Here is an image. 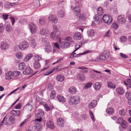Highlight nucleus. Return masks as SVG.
<instances>
[{
	"instance_id": "49530a36",
	"label": "nucleus",
	"mask_w": 131,
	"mask_h": 131,
	"mask_svg": "<svg viewBox=\"0 0 131 131\" xmlns=\"http://www.w3.org/2000/svg\"><path fill=\"white\" fill-rule=\"evenodd\" d=\"M13 72V77H16L19 75L20 73L18 71H14Z\"/></svg>"
},
{
	"instance_id": "338daca9",
	"label": "nucleus",
	"mask_w": 131,
	"mask_h": 131,
	"mask_svg": "<svg viewBox=\"0 0 131 131\" xmlns=\"http://www.w3.org/2000/svg\"><path fill=\"white\" fill-rule=\"evenodd\" d=\"M111 34V32H110V30H108L106 32L105 36L109 37L110 36Z\"/></svg>"
},
{
	"instance_id": "79ce46f5",
	"label": "nucleus",
	"mask_w": 131,
	"mask_h": 131,
	"mask_svg": "<svg viewBox=\"0 0 131 131\" xmlns=\"http://www.w3.org/2000/svg\"><path fill=\"white\" fill-rule=\"evenodd\" d=\"M111 27L112 28L116 30L117 29L118 27V26L117 24L115 23H113Z\"/></svg>"
},
{
	"instance_id": "72a5a7b5",
	"label": "nucleus",
	"mask_w": 131,
	"mask_h": 131,
	"mask_svg": "<svg viewBox=\"0 0 131 131\" xmlns=\"http://www.w3.org/2000/svg\"><path fill=\"white\" fill-rule=\"evenodd\" d=\"M97 12L98 15L100 16H101L103 14V10L102 8L100 7H99L97 10Z\"/></svg>"
},
{
	"instance_id": "5fc2aeb1",
	"label": "nucleus",
	"mask_w": 131,
	"mask_h": 131,
	"mask_svg": "<svg viewBox=\"0 0 131 131\" xmlns=\"http://www.w3.org/2000/svg\"><path fill=\"white\" fill-rule=\"evenodd\" d=\"M53 28L54 30V31L57 32L58 31V29L57 26L56 25H53Z\"/></svg>"
},
{
	"instance_id": "aec40b11",
	"label": "nucleus",
	"mask_w": 131,
	"mask_h": 131,
	"mask_svg": "<svg viewBox=\"0 0 131 131\" xmlns=\"http://www.w3.org/2000/svg\"><path fill=\"white\" fill-rule=\"evenodd\" d=\"M57 124L61 127H62L64 126V120L61 118H59L57 119Z\"/></svg>"
},
{
	"instance_id": "b1692460",
	"label": "nucleus",
	"mask_w": 131,
	"mask_h": 131,
	"mask_svg": "<svg viewBox=\"0 0 131 131\" xmlns=\"http://www.w3.org/2000/svg\"><path fill=\"white\" fill-rule=\"evenodd\" d=\"M6 79L9 80L13 77V72L11 71H9L6 73Z\"/></svg>"
},
{
	"instance_id": "bf43d9fd",
	"label": "nucleus",
	"mask_w": 131,
	"mask_h": 131,
	"mask_svg": "<svg viewBox=\"0 0 131 131\" xmlns=\"http://www.w3.org/2000/svg\"><path fill=\"white\" fill-rule=\"evenodd\" d=\"M127 83L125 82H124L125 84L127 85H128L129 84L131 83V79H127L126 80Z\"/></svg>"
},
{
	"instance_id": "9d476101",
	"label": "nucleus",
	"mask_w": 131,
	"mask_h": 131,
	"mask_svg": "<svg viewBox=\"0 0 131 131\" xmlns=\"http://www.w3.org/2000/svg\"><path fill=\"white\" fill-rule=\"evenodd\" d=\"M46 125L47 127L50 129H54L55 128V126L54 123L51 121L48 120L47 122Z\"/></svg>"
},
{
	"instance_id": "2eb2a0df",
	"label": "nucleus",
	"mask_w": 131,
	"mask_h": 131,
	"mask_svg": "<svg viewBox=\"0 0 131 131\" xmlns=\"http://www.w3.org/2000/svg\"><path fill=\"white\" fill-rule=\"evenodd\" d=\"M50 37L52 39L56 40L59 38V37L57 34V32L55 31H53L50 35ZM60 38H59V39Z\"/></svg>"
},
{
	"instance_id": "6ab92c4d",
	"label": "nucleus",
	"mask_w": 131,
	"mask_h": 131,
	"mask_svg": "<svg viewBox=\"0 0 131 131\" xmlns=\"http://www.w3.org/2000/svg\"><path fill=\"white\" fill-rule=\"evenodd\" d=\"M33 65L34 68L35 69H39L41 67V65L38 60H36L34 61Z\"/></svg>"
},
{
	"instance_id": "423d86ee",
	"label": "nucleus",
	"mask_w": 131,
	"mask_h": 131,
	"mask_svg": "<svg viewBox=\"0 0 131 131\" xmlns=\"http://www.w3.org/2000/svg\"><path fill=\"white\" fill-rule=\"evenodd\" d=\"M73 10V13L75 16H78L79 17L81 15L80 9L79 6H76L74 8Z\"/></svg>"
},
{
	"instance_id": "864d4df0",
	"label": "nucleus",
	"mask_w": 131,
	"mask_h": 131,
	"mask_svg": "<svg viewBox=\"0 0 131 131\" xmlns=\"http://www.w3.org/2000/svg\"><path fill=\"white\" fill-rule=\"evenodd\" d=\"M120 56L122 58L124 59L127 58L128 57L122 53H119Z\"/></svg>"
},
{
	"instance_id": "1a4fd4ad",
	"label": "nucleus",
	"mask_w": 131,
	"mask_h": 131,
	"mask_svg": "<svg viewBox=\"0 0 131 131\" xmlns=\"http://www.w3.org/2000/svg\"><path fill=\"white\" fill-rule=\"evenodd\" d=\"M63 68L61 69V67L60 66H58L57 67L55 68L54 69H53L52 70L50 69V70H49L47 71L46 72H45L44 73V75H49L51 73L53 72V70H55L56 69L57 70H60L61 69H63Z\"/></svg>"
},
{
	"instance_id": "9b49d317",
	"label": "nucleus",
	"mask_w": 131,
	"mask_h": 131,
	"mask_svg": "<svg viewBox=\"0 0 131 131\" xmlns=\"http://www.w3.org/2000/svg\"><path fill=\"white\" fill-rule=\"evenodd\" d=\"M29 28L32 34H34L36 31V25L33 23H30L29 24Z\"/></svg>"
},
{
	"instance_id": "69168bd1",
	"label": "nucleus",
	"mask_w": 131,
	"mask_h": 131,
	"mask_svg": "<svg viewBox=\"0 0 131 131\" xmlns=\"http://www.w3.org/2000/svg\"><path fill=\"white\" fill-rule=\"evenodd\" d=\"M94 31L92 30H91L89 32V35L92 36L94 35Z\"/></svg>"
},
{
	"instance_id": "20e7f679",
	"label": "nucleus",
	"mask_w": 131,
	"mask_h": 131,
	"mask_svg": "<svg viewBox=\"0 0 131 131\" xmlns=\"http://www.w3.org/2000/svg\"><path fill=\"white\" fill-rule=\"evenodd\" d=\"M29 45V43L27 41H23L19 45V48L21 50H24L26 49Z\"/></svg>"
},
{
	"instance_id": "bb28decb",
	"label": "nucleus",
	"mask_w": 131,
	"mask_h": 131,
	"mask_svg": "<svg viewBox=\"0 0 131 131\" xmlns=\"http://www.w3.org/2000/svg\"><path fill=\"white\" fill-rule=\"evenodd\" d=\"M68 91L70 93L72 94H75L77 91L76 88L74 86L70 87Z\"/></svg>"
},
{
	"instance_id": "4c0bfd02",
	"label": "nucleus",
	"mask_w": 131,
	"mask_h": 131,
	"mask_svg": "<svg viewBox=\"0 0 131 131\" xmlns=\"http://www.w3.org/2000/svg\"><path fill=\"white\" fill-rule=\"evenodd\" d=\"M56 93L55 91L53 90L52 91L50 94V98L51 99H53L55 96Z\"/></svg>"
},
{
	"instance_id": "412c9836",
	"label": "nucleus",
	"mask_w": 131,
	"mask_h": 131,
	"mask_svg": "<svg viewBox=\"0 0 131 131\" xmlns=\"http://www.w3.org/2000/svg\"><path fill=\"white\" fill-rule=\"evenodd\" d=\"M32 106L29 103L26 104L24 108V110L26 111H31Z\"/></svg>"
},
{
	"instance_id": "0eeeda50",
	"label": "nucleus",
	"mask_w": 131,
	"mask_h": 131,
	"mask_svg": "<svg viewBox=\"0 0 131 131\" xmlns=\"http://www.w3.org/2000/svg\"><path fill=\"white\" fill-rule=\"evenodd\" d=\"M48 19L50 21L55 24L57 23L58 21L57 18L56 16L53 15H49Z\"/></svg>"
},
{
	"instance_id": "58836bf2",
	"label": "nucleus",
	"mask_w": 131,
	"mask_h": 131,
	"mask_svg": "<svg viewBox=\"0 0 131 131\" xmlns=\"http://www.w3.org/2000/svg\"><path fill=\"white\" fill-rule=\"evenodd\" d=\"M100 17V16L98 14H96L94 16V19L95 21H98L100 19L101 20V19L102 18Z\"/></svg>"
},
{
	"instance_id": "c03bdc74",
	"label": "nucleus",
	"mask_w": 131,
	"mask_h": 131,
	"mask_svg": "<svg viewBox=\"0 0 131 131\" xmlns=\"http://www.w3.org/2000/svg\"><path fill=\"white\" fill-rule=\"evenodd\" d=\"M39 23L41 25L44 24L46 23V21L43 18H40L39 19Z\"/></svg>"
},
{
	"instance_id": "6e6552de",
	"label": "nucleus",
	"mask_w": 131,
	"mask_h": 131,
	"mask_svg": "<svg viewBox=\"0 0 131 131\" xmlns=\"http://www.w3.org/2000/svg\"><path fill=\"white\" fill-rule=\"evenodd\" d=\"M9 46V43L5 41H2L1 44V48L3 50H6Z\"/></svg>"
},
{
	"instance_id": "473e14b6",
	"label": "nucleus",
	"mask_w": 131,
	"mask_h": 131,
	"mask_svg": "<svg viewBox=\"0 0 131 131\" xmlns=\"http://www.w3.org/2000/svg\"><path fill=\"white\" fill-rule=\"evenodd\" d=\"M32 54H30L27 55L24 58V61L25 62H27L30 60L32 57Z\"/></svg>"
},
{
	"instance_id": "7c9ffc66",
	"label": "nucleus",
	"mask_w": 131,
	"mask_h": 131,
	"mask_svg": "<svg viewBox=\"0 0 131 131\" xmlns=\"http://www.w3.org/2000/svg\"><path fill=\"white\" fill-rule=\"evenodd\" d=\"M65 78L63 75L61 74L58 75L56 77V79L58 81H63L64 79Z\"/></svg>"
},
{
	"instance_id": "c9c22d12",
	"label": "nucleus",
	"mask_w": 131,
	"mask_h": 131,
	"mask_svg": "<svg viewBox=\"0 0 131 131\" xmlns=\"http://www.w3.org/2000/svg\"><path fill=\"white\" fill-rule=\"evenodd\" d=\"M19 69L22 70L26 68L25 64L23 62L20 63L19 65Z\"/></svg>"
},
{
	"instance_id": "6e6d98bb",
	"label": "nucleus",
	"mask_w": 131,
	"mask_h": 131,
	"mask_svg": "<svg viewBox=\"0 0 131 131\" xmlns=\"http://www.w3.org/2000/svg\"><path fill=\"white\" fill-rule=\"evenodd\" d=\"M16 57L19 59H21L22 57V55L20 52H18L16 54Z\"/></svg>"
},
{
	"instance_id": "e2e57ef3",
	"label": "nucleus",
	"mask_w": 131,
	"mask_h": 131,
	"mask_svg": "<svg viewBox=\"0 0 131 131\" xmlns=\"http://www.w3.org/2000/svg\"><path fill=\"white\" fill-rule=\"evenodd\" d=\"M35 57L36 59H37V60H38L39 61L41 60L42 59V58L37 54H35Z\"/></svg>"
},
{
	"instance_id": "680f3d73",
	"label": "nucleus",
	"mask_w": 131,
	"mask_h": 131,
	"mask_svg": "<svg viewBox=\"0 0 131 131\" xmlns=\"http://www.w3.org/2000/svg\"><path fill=\"white\" fill-rule=\"evenodd\" d=\"M126 39V37L124 36H122L120 38L121 41L123 42H125V41Z\"/></svg>"
},
{
	"instance_id": "f3484780",
	"label": "nucleus",
	"mask_w": 131,
	"mask_h": 131,
	"mask_svg": "<svg viewBox=\"0 0 131 131\" xmlns=\"http://www.w3.org/2000/svg\"><path fill=\"white\" fill-rule=\"evenodd\" d=\"M48 45L46 46L45 48V51L48 52H51L52 51V47L49 44V43L47 42Z\"/></svg>"
},
{
	"instance_id": "cd10ccee",
	"label": "nucleus",
	"mask_w": 131,
	"mask_h": 131,
	"mask_svg": "<svg viewBox=\"0 0 131 131\" xmlns=\"http://www.w3.org/2000/svg\"><path fill=\"white\" fill-rule=\"evenodd\" d=\"M106 112L108 114L112 115L114 113V110L112 108L109 107L106 109Z\"/></svg>"
},
{
	"instance_id": "de8ad7c7",
	"label": "nucleus",
	"mask_w": 131,
	"mask_h": 131,
	"mask_svg": "<svg viewBox=\"0 0 131 131\" xmlns=\"http://www.w3.org/2000/svg\"><path fill=\"white\" fill-rule=\"evenodd\" d=\"M89 112L90 113V116L91 118L93 121H94L95 120V119L94 118L93 112L91 110H89Z\"/></svg>"
},
{
	"instance_id": "a19ab883",
	"label": "nucleus",
	"mask_w": 131,
	"mask_h": 131,
	"mask_svg": "<svg viewBox=\"0 0 131 131\" xmlns=\"http://www.w3.org/2000/svg\"><path fill=\"white\" fill-rule=\"evenodd\" d=\"M90 52L91 51H90L88 50L86 51H85L82 53L77 54L76 55V56H74V57H78L79 56V55H83L87 53H90Z\"/></svg>"
},
{
	"instance_id": "e433bc0d",
	"label": "nucleus",
	"mask_w": 131,
	"mask_h": 131,
	"mask_svg": "<svg viewBox=\"0 0 131 131\" xmlns=\"http://www.w3.org/2000/svg\"><path fill=\"white\" fill-rule=\"evenodd\" d=\"M108 86L110 88L114 89L115 88V84L112 82H109L107 83Z\"/></svg>"
},
{
	"instance_id": "4468645a",
	"label": "nucleus",
	"mask_w": 131,
	"mask_h": 131,
	"mask_svg": "<svg viewBox=\"0 0 131 131\" xmlns=\"http://www.w3.org/2000/svg\"><path fill=\"white\" fill-rule=\"evenodd\" d=\"M97 103L96 100H94L92 101L89 104L88 107L90 109H92L94 108L97 105Z\"/></svg>"
},
{
	"instance_id": "4be33fe9",
	"label": "nucleus",
	"mask_w": 131,
	"mask_h": 131,
	"mask_svg": "<svg viewBox=\"0 0 131 131\" xmlns=\"http://www.w3.org/2000/svg\"><path fill=\"white\" fill-rule=\"evenodd\" d=\"M40 33L42 35L47 36L49 34V31L46 29L44 28L41 30Z\"/></svg>"
},
{
	"instance_id": "c85d7f7f",
	"label": "nucleus",
	"mask_w": 131,
	"mask_h": 131,
	"mask_svg": "<svg viewBox=\"0 0 131 131\" xmlns=\"http://www.w3.org/2000/svg\"><path fill=\"white\" fill-rule=\"evenodd\" d=\"M93 86L95 90H99L101 87V83L99 82L96 83L95 84H94Z\"/></svg>"
},
{
	"instance_id": "5701e85b",
	"label": "nucleus",
	"mask_w": 131,
	"mask_h": 131,
	"mask_svg": "<svg viewBox=\"0 0 131 131\" xmlns=\"http://www.w3.org/2000/svg\"><path fill=\"white\" fill-rule=\"evenodd\" d=\"M29 40L31 44V47L33 48H35L36 46V44L35 39L32 38H29Z\"/></svg>"
},
{
	"instance_id": "f03ea898",
	"label": "nucleus",
	"mask_w": 131,
	"mask_h": 131,
	"mask_svg": "<svg viewBox=\"0 0 131 131\" xmlns=\"http://www.w3.org/2000/svg\"><path fill=\"white\" fill-rule=\"evenodd\" d=\"M109 52L108 51L105 50L97 57V59L99 61L105 60L109 57Z\"/></svg>"
},
{
	"instance_id": "dca6fc26",
	"label": "nucleus",
	"mask_w": 131,
	"mask_h": 131,
	"mask_svg": "<svg viewBox=\"0 0 131 131\" xmlns=\"http://www.w3.org/2000/svg\"><path fill=\"white\" fill-rule=\"evenodd\" d=\"M73 37L74 39L80 40L81 38V33L79 32H77L74 34Z\"/></svg>"
},
{
	"instance_id": "3c124183",
	"label": "nucleus",
	"mask_w": 131,
	"mask_h": 131,
	"mask_svg": "<svg viewBox=\"0 0 131 131\" xmlns=\"http://www.w3.org/2000/svg\"><path fill=\"white\" fill-rule=\"evenodd\" d=\"M124 122V120L123 119V118L121 117L119 118L117 122V123L119 124H122Z\"/></svg>"
},
{
	"instance_id": "2f4dec72",
	"label": "nucleus",
	"mask_w": 131,
	"mask_h": 131,
	"mask_svg": "<svg viewBox=\"0 0 131 131\" xmlns=\"http://www.w3.org/2000/svg\"><path fill=\"white\" fill-rule=\"evenodd\" d=\"M78 79L81 81H83L85 79V77L83 74L79 73L78 74Z\"/></svg>"
},
{
	"instance_id": "0e129e2a",
	"label": "nucleus",
	"mask_w": 131,
	"mask_h": 131,
	"mask_svg": "<svg viewBox=\"0 0 131 131\" xmlns=\"http://www.w3.org/2000/svg\"><path fill=\"white\" fill-rule=\"evenodd\" d=\"M9 121L12 122H14V121L15 120V118L13 116H11L9 118Z\"/></svg>"
},
{
	"instance_id": "a18cd8bd",
	"label": "nucleus",
	"mask_w": 131,
	"mask_h": 131,
	"mask_svg": "<svg viewBox=\"0 0 131 131\" xmlns=\"http://www.w3.org/2000/svg\"><path fill=\"white\" fill-rule=\"evenodd\" d=\"M126 113V112L124 110H122L119 111V114L122 116H124Z\"/></svg>"
},
{
	"instance_id": "052dcab7",
	"label": "nucleus",
	"mask_w": 131,
	"mask_h": 131,
	"mask_svg": "<svg viewBox=\"0 0 131 131\" xmlns=\"http://www.w3.org/2000/svg\"><path fill=\"white\" fill-rule=\"evenodd\" d=\"M15 113L14 116H19L20 115V111L19 110L15 111Z\"/></svg>"
},
{
	"instance_id": "ea45409f",
	"label": "nucleus",
	"mask_w": 131,
	"mask_h": 131,
	"mask_svg": "<svg viewBox=\"0 0 131 131\" xmlns=\"http://www.w3.org/2000/svg\"><path fill=\"white\" fill-rule=\"evenodd\" d=\"M125 96L128 100H131V93L127 92L125 93Z\"/></svg>"
},
{
	"instance_id": "774afa93",
	"label": "nucleus",
	"mask_w": 131,
	"mask_h": 131,
	"mask_svg": "<svg viewBox=\"0 0 131 131\" xmlns=\"http://www.w3.org/2000/svg\"><path fill=\"white\" fill-rule=\"evenodd\" d=\"M79 17L80 19H81L82 20H84L85 18V16L84 14H82V16L81 15Z\"/></svg>"
},
{
	"instance_id": "13d9d810",
	"label": "nucleus",
	"mask_w": 131,
	"mask_h": 131,
	"mask_svg": "<svg viewBox=\"0 0 131 131\" xmlns=\"http://www.w3.org/2000/svg\"><path fill=\"white\" fill-rule=\"evenodd\" d=\"M36 101L37 102H40V103L41 102H42L41 101L42 100V98L39 97L38 95H37L36 96Z\"/></svg>"
},
{
	"instance_id": "ddd939ff",
	"label": "nucleus",
	"mask_w": 131,
	"mask_h": 131,
	"mask_svg": "<svg viewBox=\"0 0 131 131\" xmlns=\"http://www.w3.org/2000/svg\"><path fill=\"white\" fill-rule=\"evenodd\" d=\"M56 98L57 100L60 102L64 103L66 102V99L62 95H58L57 96Z\"/></svg>"
},
{
	"instance_id": "4d7b16f0",
	"label": "nucleus",
	"mask_w": 131,
	"mask_h": 131,
	"mask_svg": "<svg viewBox=\"0 0 131 131\" xmlns=\"http://www.w3.org/2000/svg\"><path fill=\"white\" fill-rule=\"evenodd\" d=\"M10 2H7L5 3L4 4V7L6 9L10 8Z\"/></svg>"
},
{
	"instance_id": "c756f323",
	"label": "nucleus",
	"mask_w": 131,
	"mask_h": 131,
	"mask_svg": "<svg viewBox=\"0 0 131 131\" xmlns=\"http://www.w3.org/2000/svg\"><path fill=\"white\" fill-rule=\"evenodd\" d=\"M116 91L118 94L122 95L124 92V91L122 88H118L116 89Z\"/></svg>"
},
{
	"instance_id": "f8f14e48",
	"label": "nucleus",
	"mask_w": 131,
	"mask_h": 131,
	"mask_svg": "<svg viewBox=\"0 0 131 131\" xmlns=\"http://www.w3.org/2000/svg\"><path fill=\"white\" fill-rule=\"evenodd\" d=\"M33 72V70L29 67H28L26 68L25 70L23 71V73L26 75H28Z\"/></svg>"
},
{
	"instance_id": "f704fd0d",
	"label": "nucleus",
	"mask_w": 131,
	"mask_h": 131,
	"mask_svg": "<svg viewBox=\"0 0 131 131\" xmlns=\"http://www.w3.org/2000/svg\"><path fill=\"white\" fill-rule=\"evenodd\" d=\"M58 15L60 17H64L65 15L64 12L62 10H59L58 12Z\"/></svg>"
},
{
	"instance_id": "7ed1b4c3",
	"label": "nucleus",
	"mask_w": 131,
	"mask_h": 131,
	"mask_svg": "<svg viewBox=\"0 0 131 131\" xmlns=\"http://www.w3.org/2000/svg\"><path fill=\"white\" fill-rule=\"evenodd\" d=\"M102 19L105 23L108 24H111L112 20V18L110 16L105 14L103 16Z\"/></svg>"
},
{
	"instance_id": "f257e3e1",
	"label": "nucleus",
	"mask_w": 131,
	"mask_h": 131,
	"mask_svg": "<svg viewBox=\"0 0 131 131\" xmlns=\"http://www.w3.org/2000/svg\"><path fill=\"white\" fill-rule=\"evenodd\" d=\"M80 99L78 95L70 96L68 99V103L70 105H76L80 102Z\"/></svg>"
},
{
	"instance_id": "603ef678",
	"label": "nucleus",
	"mask_w": 131,
	"mask_h": 131,
	"mask_svg": "<svg viewBox=\"0 0 131 131\" xmlns=\"http://www.w3.org/2000/svg\"><path fill=\"white\" fill-rule=\"evenodd\" d=\"M52 85L51 83H48L47 86V88L48 90V91L52 89Z\"/></svg>"
},
{
	"instance_id": "a878e982",
	"label": "nucleus",
	"mask_w": 131,
	"mask_h": 131,
	"mask_svg": "<svg viewBox=\"0 0 131 131\" xmlns=\"http://www.w3.org/2000/svg\"><path fill=\"white\" fill-rule=\"evenodd\" d=\"M44 114V112L42 110L40 109L38 110V113L36 114V116L37 118L42 117Z\"/></svg>"
},
{
	"instance_id": "8fccbe9b",
	"label": "nucleus",
	"mask_w": 131,
	"mask_h": 131,
	"mask_svg": "<svg viewBox=\"0 0 131 131\" xmlns=\"http://www.w3.org/2000/svg\"><path fill=\"white\" fill-rule=\"evenodd\" d=\"M92 83L91 82H89L87 83L85 85L84 87L86 89H88L92 85Z\"/></svg>"
},
{
	"instance_id": "37998d69",
	"label": "nucleus",
	"mask_w": 131,
	"mask_h": 131,
	"mask_svg": "<svg viewBox=\"0 0 131 131\" xmlns=\"http://www.w3.org/2000/svg\"><path fill=\"white\" fill-rule=\"evenodd\" d=\"M6 31L8 32H10L12 29L10 25L9 24H8L6 26Z\"/></svg>"
},
{
	"instance_id": "393cba45",
	"label": "nucleus",
	"mask_w": 131,
	"mask_h": 131,
	"mask_svg": "<svg viewBox=\"0 0 131 131\" xmlns=\"http://www.w3.org/2000/svg\"><path fill=\"white\" fill-rule=\"evenodd\" d=\"M39 104L42 105L43 106L45 109L46 111H48L50 110V107H49L48 105L45 102H41L39 103Z\"/></svg>"
},
{
	"instance_id": "09e8293b",
	"label": "nucleus",
	"mask_w": 131,
	"mask_h": 131,
	"mask_svg": "<svg viewBox=\"0 0 131 131\" xmlns=\"http://www.w3.org/2000/svg\"><path fill=\"white\" fill-rule=\"evenodd\" d=\"M19 23L21 24H25L26 23V20L23 19H19Z\"/></svg>"
},
{
	"instance_id": "39448f33",
	"label": "nucleus",
	"mask_w": 131,
	"mask_h": 131,
	"mask_svg": "<svg viewBox=\"0 0 131 131\" xmlns=\"http://www.w3.org/2000/svg\"><path fill=\"white\" fill-rule=\"evenodd\" d=\"M126 21V19L123 15H120L117 17V22L119 24H124Z\"/></svg>"
},
{
	"instance_id": "a211bd4d",
	"label": "nucleus",
	"mask_w": 131,
	"mask_h": 131,
	"mask_svg": "<svg viewBox=\"0 0 131 131\" xmlns=\"http://www.w3.org/2000/svg\"><path fill=\"white\" fill-rule=\"evenodd\" d=\"M70 45V43L69 42L63 41L62 42L61 44V46L62 48H67Z\"/></svg>"
}]
</instances>
